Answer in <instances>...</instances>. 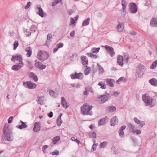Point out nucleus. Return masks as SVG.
Instances as JSON below:
<instances>
[{
	"instance_id": "3",
	"label": "nucleus",
	"mask_w": 157,
	"mask_h": 157,
	"mask_svg": "<svg viewBox=\"0 0 157 157\" xmlns=\"http://www.w3.org/2000/svg\"><path fill=\"white\" fill-rule=\"evenodd\" d=\"M7 128L8 127H7L6 124H5L3 128V133L6 135V140L8 141H11L12 140L11 137V131L10 129H8L7 132Z\"/></svg>"
},
{
	"instance_id": "55",
	"label": "nucleus",
	"mask_w": 157,
	"mask_h": 157,
	"mask_svg": "<svg viewBox=\"0 0 157 157\" xmlns=\"http://www.w3.org/2000/svg\"><path fill=\"white\" fill-rule=\"evenodd\" d=\"M75 31H72L70 33V35L72 37H74L75 36Z\"/></svg>"
},
{
	"instance_id": "40",
	"label": "nucleus",
	"mask_w": 157,
	"mask_h": 157,
	"mask_svg": "<svg viewBox=\"0 0 157 157\" xmlns=\"http://www.w3.org/2000/svg\"><path fill=\"white\" fill-rule=\"evenodd\" d=\"M18 45L19 43L18 41L17 40L15 41L13 44V50H15Z\"/></svg>"
},
{
	"instance_id": "5",
	"label": "nucleus",
	"mask_w": 157,
	"mask_h": 157,
	"mask_svg": "<svg viewBox=\"0 0 157 157\" xmlns=\"http://www.w3.org/2000/svg\"><path fill=\"white\" fill-rule=\"evenodd\" d=\"M23 85L25 86L29 89H33L36 88L37 86V85L31 81H27L26 82H24Z\"/></svg>"
},
{
	"instance_id": "50",
	"label": "nucleus",
	"mask_w": 157,
	"mask_h": 157,
	"mask_svg": "<svg viewBox=\"0 0 157 157\" xmlns=\"http://www.w3.org/2000/svg\"><path fill=\"white\" fill-rule=\"evenodd\" d=\"M52 38V35L50 34H48L47 36V39L49 41H52L50 40Z\"/></svg>"
},
{
	"instance_id": "41",
	"label": "nucleus",
	"mask_w": 157,
	"mask_h": 157,
	"mask_svg": "<svg viewBox=\"0 0 157 157\" xmlns=\"http://www.w3.org/2000/svg\"><path fill=\"white\" fill-rule=\"evenodd\" d=\"M97 66L99 67V69L100 71V73L101 74L103 73L104 72V70L103 68L102 67H101L98 63L97 64Z\"/></svg>"
},
{
	"instance_id": "16",
	"label": "nucleus",
	"mask_w": 157,
	"mask_h": 157,
	"mask_svg": "<svg viewBox=\"0 0 157 157\" xmlns=\"http://www.w3.org/2000/svg\"><path fill=\"white\" fill-rule=\"evenodd\" d=\"M126 127V126L123 125L120 128L119 130V136L121 137H122L124 136V133L123 131V130Z\"/></svg>"
},
{
	"instance_id": "2",
	"label": "nucleus",
	"mask_w": 157,
	"mask_h": 157,
	"mask_svg": "<svg viewBox=\"0 0 157 157\" xmlns=\"http://www.w3.org/2000/svg\"><path fill=\"white\" fill-rule=\"evenodd\" d=\"M142 98L146 105H149L151 107H152L155 105L156 100L155 99L151 98L150 97L146 95H143Z\"/></svg>"
},
{
	"instance_id": "4",
	"label": "nucleus",
	"mask_w": 157,
	"mask_h": 157,
	"mask_svg": "<svg viewBox=\"0 0 157 157\" xmlns=\"http://www.w3.org/2000/svg\"><path fill=\"white\" fill-rule=\"evenodd\" d=\"M145 70V67L142 64H140L138 66L136 70L137 74L139 76L143 75Z\"/></svg>"
},
{
	"instance_id": "25",
	"label": "nucleus",
	"mask_w": 157,
	"mask_h": 157,
	"mask_svg": "<svg viewBox=\"0 0 157 157\" xmlns=\"http://www.w3.org/2000/svg\"><path fill=\"white\" fill-rule=\"evenodd\" d=\"M114 81L112 79H108L106 80L107 84L110 87H113L114 83Z\"/></svg>"
},
{
	"instance_id": "13",
	"label": "nucleus",
	"mask_w": 157,
	"mask_h": 157,
	"mask_svg": "<svg viewBox=\"0 0 157 157\" xmlns=\"http://www.w3.org/2000/svg\"><path fill=\"white\" fill-rule=\"evenodd\" d=\"M37 8L39 10V11L37 12V14L40 16L42 17H43L46 15V14L45 12H44L41 7H37Z\"/></svg>"
},
{
	"instance_id": "18",
	"label": "nucleus",
	"mask_w": 157,
	"mask_h": 157,
	"mask_svg": "<svg viewBox=\"0 0 157 157\" xmlns=\"http://www.w3.org/2000/svg\"><path fill=\"white\" fill-rule=\"evenodd\" d=\"M124 25L122 22H118V25L117 27V29L118 31H123L124 29Z\"/></svg>"
},
{
	"instance_id": "8",
	"label": "nucleus",
	"mask_w": 157,
	"mask_h": 157,
	"mask_svg": "<svg viewBox=\"0 0 157 157\" xmlns=\"http://www.w3.org/2000/svg\"><path fill=\"white\" fill-rule=\"evenodd\" d=\"M131 7L130 10L131 13H136L137 11V9L136 7V4L134 3H130Z\"/></svg>"
},
{
	"instance_id": "22",
	"label": "nucleus",
	"mask_w": 157,
	"mask_h": 157,
	"mask_svg": "<svg viewBox=\"0 0 157 157\" xmlns=\"http://www.w3.org/2000/svg\"><path fill=\"white\" fill-rule=\"evenodd\" d=\"M29 75L30 77L33 78L35 81L36 82L38 80L37 76L34 73L30 72L29 73Z\"/></svg>"
},
{
	"instance_id": "62",
	"label": "nucleus",
	"mask_w": 157,
	"mask_h": 157,
	"mask_svg": "<svg viewBox=\"0 0 157 157\" xmlns=\"http://www.w3.org/2000/svg\"><path fill=\"white\" fill-rule=\"evenodd\" d=\"M96 144H94L92 146V149L94 151H95L96 149Z\"/></svg>"
},
{
	"instance_id": "39",
	"label": "nucleus",
	"mask_w": 157,
	"mask_h": 157,
	"mask_svg": "<svg viewBox=\"0 0 157 157\" xmlns=\"http://www.w3.org/2000/svg\"><path fill=\"white\" fill-rule=\"evenodd\" d=\"M109 111L110 112H113L115 111L116 110L115 107L113 106H110L108 107Z\"/></svg>"
},
{
	"instance_id": "9",
	"label": "nucleus",
	"mask_w": 157,
	"mask_h": 157,
	"mask_svg": "<svg viewBox=\"0 0 157 157\" xmlns=\"http://www.w3.org/2000/svg\"><path fill=\"white\" fill-rule=\"evenodd\" d=\"M99 102L101 104L105 103L107 100L108 98L105 95H102L98 97Z\"/></svg>"
},
{
	"instance_id": "57",
	"label": "nucleus",
	"mask_w": 157,
	"mask_h": 157,
	"mask_svg": "<svg viewBox=\"0 0 157 157\" xmlns=\"http://www.w3.org/2000/svg\"><path fill=\"white\" fill-rule=\"evenodd\" d=\"M50 42L51 41H49V40L46 41L45 43V45H47V46L48 47V46L49 45Z\"/></svg>"
},
{
	"instance_id": "58",
	"label": "nucleus",
	"mask_w": 157,
	"mask_h": 157,
	"mask_svg": "<svg viewBox=\"0 0 157 157\" xmlns=\"http://www.w3.org/2000/svg\"><path fill=\"white\" fill-rule=\"evenodd\" d=\"M21 56L20 55V68L23 65V63L22 61V58Z\"/></svg>"
},
{
	"instance_id": "64",
	"label": "nucleus",
	"mask_w": 157,
	"mask_h": 157,
	"mask_svg": "<svg viewBox=\"0 0 157 157\" xmlns=\"http://www.w3.org/2000/svg\"><path fill=\"white\" fill-rule=\"evenodd\" d=\"M129 59V57L128 56L126 58L124 59V61H126L127 63H128V59Z\"/></svg>"
},
{
	"instance_id": "56",
	"label": "nucleus",
	"mask_w": 157,
	"mask_h": 157,
	"mask_svg": "<svg viewBox=\"0 0 157 157\" xmlns=\"http://www.w3.org/2000/svg\"><path fill=\"white\" fill-rule=\"evenodd\" d=\"M59 152L58 151H57L56 152L55 151H53L52 152V154L53 155H59Z\"/></svg>"
},
{
	"instance_id": "43",
	"label": "nucleus",
	"mask_w": 157,
	"mask_h": 157,
	"mask_svg": "<svg viewBox=\"0 0 157 157\" xmlns=\"http://www.w3.org/2000/svg\"><path fill=\"white\" fill-rule=\"evenodd\" d=\"M107 144V142L106 141H104L101 143L100 144V147L101 148H104Z\"/></svg>"
},
{
	"instance_id": "30",
	"label": "nucleus",
	"mask_w": 157,
	"mask_h": 157,
	"mask_svg": "<svg viewBox=\"0 0 157 157\" xmlns=\"http://www.w3.org/2000/svg\"><path fill=\"white\" fill-rule=\"evenodd\" d=\"M12 69L15 71H17L20 69V63L17 64L13 65L12 67Z\"/></svg>"
},
{
	"instance_id": "17",
	"label": "nucleus",
	"mask_w": 157,
	"mask_h": 157,
	"mask_svg": "<svg viewBox=\"0 0 157 157\" xmlns=\"http://www.w3.org/2000/svg\"><path fill=\"white\" fill-rule=\"evenodd\" d=\"M25 51L27 52L26 56L27 57H29L31 56L32 53V49L31 47H29L25 48Z\"/></svg>"
},
{
	"instance_id": "7",
	"label": "nucleus",
	"mask_w": 157,
	"mask_h": 157,
	"mask_svg": "<svg viewBox=\"0 0 157 157\" xmlns=\"http://www.w3.org/2000/svg\"><path fill=\"white\" fill-rule=\"evenodd\" d=\"M37 56L39 60L44 61L48 59V55L47 53H44L41 55L38 53L37 55Z\"/></svg>"
},
{
	"instance_id": "14",
	"label": "nucleus",
	"mask_w": 157,
	"mask_h": 157,
	"mask_svg": "<svg viewBox=\"0 0 157 157\" xmlns=\"http://www.w3.org/2000/svg\"><path fill=\"white\" fill-rule=\"evenodd\" d=\"M117 60L118 64L121 67L123 66L124 64L123 57L121 55H119L117 58Z\"/></svg>"
},
{
	"instance_id": "42",
	"label": "nucleus",
	"mask_w": 157,
	"mask_h": 157,
	"mask_svg": "<svg viewBox=\"0 0 157 157\" xmlns=\"http://www.w3.org/2000/svg\"><path fill=\"white\" fill-rule=\"evenodd\" d=\"M24 32L26 36H29L31 35V32L28 31L27 29H24Z\"/></svg>"
},
{
	"instance_id": "46",
	"label": "nucleus",
	"mask_w": 157,
	"mask_h": 157,
	"mask_svg": "<svg viewBox=\"0 0 157 157\" xmlns=\"http://www.w3.org/2000/svg\"><path fill=\"white\" fill-rule=\"evenodd\" d=\"M100 48H93L92 50V52L93 53H96L98 52L99 50H100Z\"/></svg>"
},
{
	"instance_id": "23",
	"label": "nucleus",
	"mask_w": 157,
	"mask_h": 157,
	"mask_svg": "<svg viewBox=\"0 0 157 157\" xmlns=\"http://www.w3.org/2000/svg\"><path fill=\"white\" fill-rule=\"evenodd\" d=\"M81 59L82 61V63L83 65H85L88 64V60L86 57L85 56H82L81 57Z\"/></svg>"
},
{
	"instance_id": "32",
	"label": "nucleus",
	"mask_w": 157,
	"mask_h": 157,
	"mask_svg": "<svg viewBox=\"0 0 157 157\" xmlns=\"http://www.w3.org/2000/svg\"><path fill=\"white\" fill-rule=\"evenodd\" d=\"M90 21V18H88L87 19L85 20L82 23V26H86L88 25Z\"/></svg>"
},
{
	"instance_id": "54",
	"label": "nucleus",
	"mask_w": 157,
	"mask_h": 157,
	"mask_svg": "<svg viewBox=\"0 0 157 157\" xmlns=\"http://www.w3.org/2000/svg\"><path fill=\"white\" fill-rule=\"evenodd\" d=\"M125 79L124 77H122L120 78L118 80V81H122L124 82L125 81Z\"/></svg>"
},
{
	"instance_id": "24",
	"label": "nucleus",
	"mask_w": 157,
	"mask_h": 157,
	"mask_svg": "<svg viewBox=\"0 0 157 157\" xmlns=\"http://www.w3.org/2000/svg\"><path fill=\"white\" fill-rule=\"evenodd\" d=\"M150 25L153 27L157 26V18H153L150 22Z\"/></svg>"
},
{
	"instance_id": "48",
	"label": "nucleus",
	"mask_w": 157,
	"mask_h": 157,
	"mask_svg": "<svg viewBox=\"0 0 157 157\" xmlns=\"http://www.w3.org/2000/svg\"><path fill=\"white\" fill-rule=\"evenodd\" d=\"M71 85L73 87L79 88L80 87V85L79 84H71Z\"/></svg>"
},
{
	"instance_id": "45",
	"label": "nucleus",
	"mask_w": 157,
	"mask_h": 157,
	"mask_svg": "<svg viewBox=\"0 0 157 157\" xmlns=\"http://www.w3.org/2000/svg\"><path fill=\"white\" fill-rule=\"evenodd\" d=\"M88 56H90L91 57H92L95 59H96L97 58V56L94 55L92 53H88L87 54Z\"/></svg>"
},
{
	"instance_id": "51",
	"label": "nucleus",
	"mask_w": 157,
	"mask_h": 157,
	"mask_svg": "<svg viewBox=\"0 0 157 157\" xmlns=\"http://www.w3.org/2000/svg\"><path fill=\"white\" fill-rule=\"evenodd\" d=\"M13 116L10 117L8 120V123H11L12 122V121H13Z\"/></svg>"
},
{
	"instance_id": "36",
	"label": "nucleus",
	"mask_w": 157,
	"mask_h": 157,
	"mask_svg": "<svg viewBox=\"0 0 157 157\" xmlns=\"http://www.w3.org/2000/svg\"><path fill=\"white\" fill-rule=\"evenodd\" d=\"M90 72V68L87 66H86V68L84 71V74L86 75H87Z\"/></svg>"
},
{
	"instance_id": "10",
	"label": "nucleus",
	"mask_w": 157,
	"mask_h": 157,
	"mask_svg": "<svg viewBox=\"0 0 157 157\" xmlns=\"http://www.w3.org/2000/svg\"><path fill=\"white\" fill-rule=\"evenodd\" d=\"M83 74L81 73H77L75 72V74H72L70 75L71 78L72 79H80L81 78V76Z\"/></svg>"
},
{
	"instance_id": "20",
	"label": "nucleus",
	"mask_w": 157,
	"mask_h": 157,
	"mask_svg": "<svg viewBox=\"0 0 157 157\" xmlns=\"http://www.w3.org/2000/svg\"><path fill=\"white\" fill-rule=\"evenodd\" d=\"M11 60L13 62H16L17 61L20 62V54H16L12 56Z\"/></svg>"
},
{
	"instance_id": "35",
	"label": "nucleus",
	"mask_w": 157,
	"mask_h": 157,
	"mask_svg": "<svg viewBox=\"0 0 157 157\" xmlns=\"http://www.w3.org/2000/svg\"><path fill=\"white\" fill-rule=\"evenodd\" d=\"M20 123L21 124H20V129H22L27 127V125L22 121L20 120Z\"/></svg>"
},
{
	"instance_id": "49",
	"label": "nucleus",
	"mask_w": 157,
	"mask_h": 157,
	"mask_svg": "<svg viewBox=\"0 0 157 157\" xmlns=\"http://www.w3.org/2000/svg\"><path fill=\"white\" fill-rule=\"evenodd\" d=\"M63 44L62 43H60L57 44L56 45V46L58 48H61L63 46Z\"/></svg>"
},
{
	"instance_id": "33",
	"label": "nucleus",
	"mask_w": 157,
	"mask_h": 157,
	"mask_svg": "<svg viewBox=\"0 0 157 157\" xmlns=\"http://www.w3.org/2000/svg\"><path fill=\"white\" fill-rule=\"evenodd\" d=\"M121 4L122 6V10L123 12L124 11V10L127 5V3L126 1L124 0H122L121 2Z\"/></svg>"
},
{
	"instance_id": "29",
	"label": "nucleus",
	"mask_w": 157,
	"mask_h": 157,
	"mask_svg": "<svg viewBox=\"0 0 157 157\" xmlns=\"http://www.w3.org/2000/svg\"><path fill=\"white\" fill-rule=\"evenodd\" d=\"M98 85L101 86V88L102 89H105L106 88V85L105 84V82L101 81L98 84Z\"/></svg>"
},
{
	"instance_id": "31",
	"label": "nucleus",
	"mask_w": 157,
	"mask_h": 157,
	"mask_svg": "<svg viewBox=\"0 0 157 157\" xmlns=\"http://www.w3.org/2000/svg\"><path fill=\"white\" fill-rule=\"evenodd\" d=\"M49 92L50 95L53 98H56L57 96V95H56V93L52 90H49Z\"/></svg>"
},
{
	"instance_id": "28",
	"label": "nucleus",
	"mask_w": 157,
	"mask_h": 157,
	"mask_svg": "<svg viewBox=\"0 0 157 157\" xmlns=\"http://www.w3.org/2000/svg\"><path fill=\"white\" fill-rule=\"evenodd\" d=\"M149 82L154 86H157V80L155 78H152L149 81Z\"/></svg>"
},
{
	"instance_id": "21",
	"label": "nucleus",
	"mask_w": 157,
	"mask_h": 157,
	"mask_svg": "<svg viewBox=\"0 0 157 157\" xmlns=\"http://www.w3.org/2000/svg\"><path fill=\"white\" fill-rule=\"evenodd\" d=\"M118 119L116 117H113L111 120L110 122L111 126H114L115 124L117 123Z\"/></svg>"
},
{
	"instance_id": "12",
	"label": "nucleus",
	"mask_w": 157,
	"mask_h": 157,
	"mask_svg": "<svg viewBox=\"0 0 157 157\" xmlns=\"http://www.w3.org/2000/svg\"><path fill=\"white\" fill-rule=\"evenodd\" d=\"M35 65L36 67L40 70H43L46 67L45 65H43L41 63L39 62H36Z\"/></svg>"
},
{
	"instance_id": "19",
	"label": "nucleus",
	"mask_w": 157,
	"mask_h": 157,
	"mask_svg": "<svg viewBox=\"0 0 157 157\" xmlns=\"http://www.w3.org/2000/svg\"><path fill=\"white\" fill-rule=\"evenodd\" d=\"M134 120L135 122L138 124L141 127L145 125V123L144 121L139 120L136 117H134Z\"/></svg>"
},
{
	"instance_id": "6",
	"label": "nucleus",
	"mask_w": 157,
	"mask_h": 157,
	"mask_svg": "<svg viewBox=\"0 0 157 157\" xmlns=\"http://www.w3.org/2000/svg\"><path fill=\"white\" fill-rule=\"evenodd\" d=\"M106 49L107 51L111 57L113 56L115 54L113 48L111 47L105 45L104 46Z\"/></svg>"
},
{
	"instance_id": "52",
	"label": "nucleus",
	"mask_w": 157,
	"mask_h": 157,
	"mask_svg": "<svg viewBox=\"0 0 157 157\" xmlns=\"http://www.w3.org/2000/svg\"><path fill=\"white\" fill-rule=\"evenodd\" d=\"M31 3L30 2H28L27 5L25 6V9H27L29 8L31 6Z\"/></svg>"
},
{
	"instance_id": "37",
	"label": "nucleus",
	"mask_w": 157,
	"mask_h": 157,
	"mask_svg": "<svg viewBox=\"0 0 157 157\" xmlns=\"http://www.w3.org/2000/svg\"><path fill=\"white\" fill-rule=\"evenodd\" d=\"M43 97H37V101L38 104L42 105L43 103V101L42 100Z\"/></svg>"
},
{
	"instance_id": "1",
	"label": "nucleus",
	"mask_w": 157,
	"mask_h": 157,
	"mask_svg": "<svg viewBox=\"0 0 157 157\" xmlns=\"http://www.w3.org/2000/svg\"><path fill=\"white\" fill-rule=\"evenodd\" d=\"M92 108L93 106L91 105L88 103H84L81 108V112L83 115H92L93 113L90 110Z\"/></svg>"
},
{
	"instance_id": "59",
	"label": "nucleus",
	"mask_w": 157,
	"mask_h": 157,
	"mask_svg": "<svg viewBox=\"0 0 157 157\" xmlns=\"http://www.w3.org/2000/svg\"><path fill=\"white\" fill-rule=\"evenodd\" d=\"M48 146L47 145H45L43 146L42 148V151L44 152V151L46 150V149L48 148Z\"/></svg>"
},
{
	"instance_id": "63",
	"label": "nucleus",
	"mask_w": 157,
	"mask_h": 157,
	"mask_svg": "<svg viewBox=\"0 0 157 157\" xmlns=\"http://www.w3.org/2000/svg\"><path fill=\"white\" fill-rule=\"evenodd\" d=\"M58 3L55 0L54 2H52V6H55Z\"/></svg>"
},
{
	"instance_id": "47",
	"label": "nucleus",
	"mask_w": 157,
	"mask_h": 157,
	"mask_svg": "<svg viewBox=\"0 0 157 157\" xmlns=\"http://www.w3.org/2000/svg\"><path fill=\"white\" fill-rule=\"evenodd\" d=\"M141 132V131L140 130L137 129L136 130H133V132H132L133 133H136L137 135L140 134Z\"/></svg>"
},
{
	"instance_id": "60",
	"label": "nucleus",
	"mask_w": 157,
	"mask_h": 157,
	"mask_svg": "<svg viewBox=\"0 0 157 157\" xmlns=\"http://www.w3.org/2000/svg\"><path fill=\"white\" fill-rule=\"evenodd\" d=\"M53 113L52 112V111H51L49 113H48V117H50V118H51V117H52L53 116Z\"/></svg>"
},
{
	"instance_id": "11",
	"label": "nucleus",
	"mask_w": 157,
	"mask_h": 157,
	"mask_svg": "<svg viewBox=\"0 0 157 157\" xmlns=\"http://www.w3.org/2000/svg\"><path fill=\"white\" fill-rule=\"evenodd\" d=\"M107 121H108V118L107 116L99 120L98 121V126L103 125Z\"/></svg>"
},
{
	"instance_id": "15",
	"label": "nucleus",
	"mask_w": 157,
	"mask_h": 157,
	"mask_svg": "<svg viewBox=\"0 0 157 157\" xmlns=\"http://www.w3.org/2000/svg\"><path fill=\"white\" fill-rule=\"evenodd\" d=\"M40 129V123L38 122H36L35 123L33 130L34 132H36L39 131Z\"/></svg>"
},
{
	"instance_id": "53",
	"label": "nucleus",
	"mask_w": 157,
	"mask_h": 157,
	"mask_svg": "<svg viewBox=\"0 0 157 157\" xmlns=\"http://www.w3.org/2000/svg\"><path fill=\"white\" fill-rule=\"evenodd\" d=\"M70 22L71 24V25H73L75 23V20L72 17H71V18Z\"/></svg>"
},
{
	"instance_id": "26",
	"label": "nucleus",
	"mask_w": 157,
	"mask_h": 157,
	"mask_svg": "<svg viewBox=\"0 0 157 157\" xmlns=\"http://www.w3.org/2000/svg\"><path fill=\"white\" fill-rule=\"evenodd\" d=\"M61 104L65 108H67L68 106L67 105V103L65 99L63 97L61 98Z\"/></svg>"
},
{
	"instance_id": "38",
	"label": "nucleus",
	"mask_w": 157,
	"mask_h": 157,
	"mask_svg": "<svg viewBox=\"0 0 157 157\" xmlns=\"http://www.w3.org/2000/svg\"><path fill=\"white\" fill-rule=\"evenodd\" d=\"M157 65V60H155V62L153 63L150 67V68L151 69H155L156 66Z\"/></svg>"
},
{
	"instance_id": "34",
	"label": "nucleus",
	"mask_w": 157,
	"mask_h": 157,
	"mask_svg": "<svg viewBox=\"0 0 157 157\" xmlns=\"http://www.w3.org/2000/svg\"><path fill=\"white\" fill-rule=\"evenodd\" d=\"M60 137L59 136H56L54 137L52 140V143L54 144H56L57 142L60 140Z\"/></svg>"
},
{
	"instance_id": "27",
	"label": "nucleus",
	"mask_w": 157,
	"mask_h": 157,
	"mask_svg": "<svg viewBox=\"0 0 157 157\" xmlns=\"http://www.w3.org/2000/svg\"><path fill=\"white\" fill-rule=\"evenodd\" d=\"M128 126L130 132H133L135 130V127L132 123L130 122L128 123Z\"/></svg>"
},
{
	"instance_id": "61",
	"label": "nucleus",
	"mask_w": 157,
	"mask_h": 157,
	"mask_svg": "<svg viewBox=\"0 0 157 157\" xmlns=\"http://www.w3.org/2000/svg\"><path fill=\"white\" fill-rule=\"evenodd\" d=\"M130 34L132 35H135L136 34V32L132 30L130 32Z\"/></svg>"
},
{
	"instance_id": "44",
	"label": "nucleus",
	"mask_w": 157,
	"mask_h": 157,
	"mask_svg": "<svg viewBox=\"0 0 157 157\" xmlns=\"http://www.w3.org/2000/svg\"><path fill=\"white\" fill-rule=\"evenodd\" d=\"M56 122L57 125L59 126H60L62 122V121L61 119L57 118L56 120Z\"/></svg>"
}]
</instances>
